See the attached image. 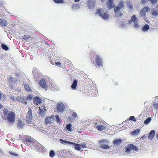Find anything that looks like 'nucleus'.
<instances>
[{"label":"nucleus","mask_w":158,"mask_h":158,"mask_svg":"<svg viewBox=\"0 0 158 158\" xmlns=\"http://www.w3.org/2000/svg\"><path fill=\"white\" fill-rule=\"evenodd\" d=\"M33 98V96L31 94H29L28 95L27 98H26V99H27V100H31Z\"/></svg>","instance_id":"a18cd8bd"},{"label":"nucleus","mask_w":158,"mask_h":158,"mask_svg":"<svg viewBox=\"0 0 158 158\" xmlns=\"http://www.w3.org/2000/svg\"><path fill=\"white\" fill-rule=\"evenodd\" d=\"M56 119V121L58 123H60V118H59V117L58 115H56L55 116Z\"/></svg>","instance_id":"09e8293b"},{"label":"nucleus","mask_w":158,"mask_h":158,"mask_svg":"<svg viewBox=\"0 0 158 158\" xmlns=\"http://www.w3.org/2000/svg\"><path fill=\"white\" fill-rule=\"evenodd\" d=\"M89 90H90V92L91 91V90H92V92H94V91L95 92V91H97V90L96 89H95V90L93 89L92 87H91V86H90L89 87Z\"/></svg>","instance_id":"6e6d98bb"},{"label":"nucleus","mask_w":158,"mask_h":158,"mask_svg":"<svg viewBox=\"0 0 158 158\" xmlns=\"http://www.w3.org/2000/svg\"><path fill=\"white\" fill-rule=\"evenodd\" d=\"M75 149L78 151H79L81 149V146L79 144H76L75 147Z\"/></svg>","instance_id":"a19ab883"},{"label":"nucleus","mask_w":158,"mask_h":158,"mask_svg":"<svg viewBox=\"0 0 158 158\" xmlns=\"http://www.w3.org/2000/svg\"><path fill=\"white\" fill-rule=\"evenodd\" d=\"M153 106L154 109L156 110V111L158 110V103H155L153 104Z\"/></svg>","instance_id":"ea45409f"},{"label":"nucleus","mask_w":158,"mask_h":158,"mask_svg":"<svg viewBox=\"0 0 158 158\" xmlns=\"http://www.w3.org/2000/svg\"><path fill=\"white\" fill-rule=\"evenodd\" d=\"M131 150L137 151L138 150L137 147L134 145L131 144L128 145L127 147L125 148V152L127 154H130Z\"/></svg>","instance_id":"7ed1b4c3"},{"label":"nucleus","mask_w":158,"mask_h":158,"mask_svg":"<svg viewBox=\"0 0 158 158\" xmlns=\"http://www.w3.org/2000/svg\"><path fill=\"white\" fill-rule=\"evenodd\" d=\"M141 10L142 11L146 13L149 11V8L148 6L145 7L143 8Z\"/></svg>","instance_id":"f704fd0d"},{"label":"nucleus","mask_w":158,"mask_h":158,"mask_svg":"<svg viewBox=\"0 0 158 158\" xmlns=\"http://www.w3.org/2000/svg\"><path fill=\"white\" fill-rule=\"evenodd\" d=\"M34 102L36 104H40L42 103V100L41 98L38 97H35L33 98Z\"/></svg>","instance_id":"f3484780"},{"label":"nucleus","mask_w":158,"mask_h":158,"mask_svg":"<svg viewBox=\"0 0 158 158\" xmlns=\"http://www.w3.org/2000/svg\"><path fill=\"white\" fill-rule=\"evenodd\" d=\"M155 131L154 130H151L148 135V138L151 140H152L155 134Z\"/></svg>","instance_id":"6ab92c4d"},{"label":"nucleus","mask_w":158,"mask_h":158,"mask_svg":"<svg viewBox=\"0 0 158 158\" xmlns=\"http://www.w3.org/2000/svg\"><path fill=\"white\" fill-rule=\"evenodd\" d=\"M24 125V123L21 120H19L17 127L19 129H22Z\"/></svg>","instance_id":"4be33fe9"},{"label":"nucleus","mask_w":158,"mask_h":158,"mask_svg":"<svg viewBox=\"0 0 158 158\" xmlns=\"http://www.w3.org/2000/svg\"><path fill=\"white\" fill-rule=\"evenodd\" d=\"M23 141L25 143L30 142L31 143H35V144L36 145V144H38V145H40L39 143L35 140H32L30 138L28 137H26L24 139H23Z\"/></svg>","instance_id":"f8f14e48"},{"label":"nucleus","mask_w":158,"mask_h":158,"mask_svg":"<svg viewBox=\"0 0 158 158\" xmlns=\"http://www.w3.org/2000/svg\"><path fill=\"white\" fill-rule=\"evenodd\" d=\"M77 81L76 80H74L73 83L71 86V88L73 89H75L77 86Z\"/></svg>","instance_id":"5701e85b"},{"label":"nucleus","mask_w":158,"mask_h":158,"mask_svg":"<svg viewBox=\"0 0 158 158\" xmlns=\"http://www.w3.org/2000/svg\"><path fill=\"white\" fill-rule=\"evenodd\" d=\"M12 79L13 78L12 77H9L8 78V81L9 82L8 85L11 88H13L14 85V84L13 82Z\"/></svg>","instance_id":"412c9836"},{"label":"nucleus","mask_w":158,"mask_h":158,"mask_svg":"<svg viewBox=\"0 0 158 158\" xmlns=\"http://www.w3.org/2000/svg\"><path fill=\"white\" fill-rule=\"evenodd\" d=\"M144 20H145V21H146L148 23H149V21L148 20V19L146 18L145 19H144Z\"/></svg>","instance_id":"052dcab7"},{"label":"nucleus","mask_w":158,"mask_h":158,"mask_svg":"<svg viewBox=\"0 0 158 158\" xmlns=\"http://www.w3.org/2000/svg\"><path fill=\"white\" fill-rule=\"evenodd\" d=\"M149 28V26L148 25L146 24L142 28V30L143 31H148Z\"/></svg>","instance_id":"2f4dec72"},{"label":"nucleus","mask_w":158,"mask_h":158,"mask_svg":"<svg viewBox=\"0 0 158 158\" xmlns=\"http://www.w3.org/2000/svg\"><path fill=\"white\" fill-rule=\"evenodd\" d=\"M121 22V24H120V26L121 27H125V26L126 23L124 22Z\"/></svg>","instance_id":"603ef678"},{"label":"nucleus","mask_w":158,"mask_h":158,"mask_svg":"<svg viewBox=\"0 0 158 158\" xmlns=\"http://www.w3.org/2000/svg\"><path fill=\"white\" fill-rule=\"evenodd\" d=\"M80 0H74L75 2H78L80 1Z\"/></svg>","instance_id":"774afa93"},{"label":"nucleus","mask_w":158,"mask_h":158,"mask_svg":"<svg viewBox=\"0 0 158 158\" xmlns=\"http://www.w3.org/2000/svg\"><path fill=\"white\" fill-rule=\"evenodd\" d=\"M143 3H145L147 2V0H142Z\"/></svg>","instance_id":"e2e57ef3"},{"label":"nucleus","mask_w":158,"mask_h":158,"mask_svg":"<svg viewBox=\"0 0 158 158\" xmlns=\"http://www.w3.org/2000/svg\"><path fill=\"white\" fill-rule=\"evenodd\" d=\"M72 125L70 123L67 124L66 126V128L69 131L71 132L72 131Z\"/></svg>","instance_id":"cd10ccee"},{"label":"nucleus","mask_w":158,"mask_h":158,"mask_svg":"<svg viewBox=\"0 0 158 158\" xmlns=\"http://www.w3.org/2000/svg\"><path fill=\"white\" fill-rule=\"evenodd\" d=\"M95 14L99 15L103 19H107L109 16L108 12L106 9L101 8L98 9L95 12Z\"/></svg>","instance_id":"f257e3e1"},{"label":"nucleus","mask_w":158,"mask_h":158,"mask_svg":"<svg viewBox=\"0 0 158 158\" xmlns=\"http://www.w3.org/2000/svg\"><path fill=\"white\" fill-rule=\"evenodd\" d=\"M49 156L51 157L52 158L54 157V155H55V152L53 150H51L49 152Z\"/></svg>","instance_id":"4c0bfd02"},{"label":"nucleus","mask_w":158,"mask_h":158,"mask_svg":"<svg viewBox=\"0 0 158 158\" xmlns=\"http://www.w3.org/2000/svg\"><path fill=\"white\" fill-rule=\"evenodd\" d=\"M152 15L155 16L157 15H158L157 11H156L155 10H153L152 11Z\"/></svg>","instance_id":"de8ad7c7"},{"label":"nucleus","mask_w":158,"mask_h":158,"mask_svg":"<svg viewBox=\"0 0 158 158\" xmlns=\"http://www.w3.org/2000/svg\"><path fill=\"white\" fill-rule=\"evenodd\" d=\"M54 2L57 3H64V0H53Z\"/></svg>","instance_id":"37998d69"},{"label":"nucleus","mask_w":158,"mask_h":158,"mask_svg":"<svg viewBox=\"0 0 158 158\" xmlns=\"http://www.w3.org/2000/svg\"><path fill=\"white\" fill-rule=\"evenodd\" d=\"M124 4V3L123 2L121 1L119 2L118 5V6H115L114 8L120 10L123 8Z\"/></svg>","instance_id":"aec40b11"},{"label":"nucleus","mask_w":158,"mask_h":158,"mask_svg":"<svg viewBox=\"0 0 158 158\" xmlns=\"http://www.w3.org/2000/svg\"><path fill=\"white\" fill-rule=\"evenodd\" d=\"M0 24L2 26L5 27L6 25V22L5 19L0 18Z\"/></svg>","instance_id":"a878e982"},{"label":"nucleus","mask_w":158,"mask_h":158,"mask_svg":"<svg viewBox=\"0 0 158 158\" xmlns=\"http://www.w3.org/2000/svg\"><path fill=\"white\" fill-rule=\"evenodd\" d=\"M32 112L29 110L28 112L27 113V115L26 117V121L27 123H29L31 122L32 118Z\"/></svg>","instance_id":"9d476101"},{"label":"nucleus","mask_w":158,"mask_h":158,"mask_svg":"<svg viewBox=\"0 0 158 158\" xmlns=\"http://www.w3.org/2000/svg\"><path fill=\"white\" fill-rule=\"evenodd\" d=\"M31 38L29 35H25L23 37L22 40L23 41H26L29 38Z\"/></svg>","instance_id":"c756f323"},{"label":"nucleus","mask_w":158,"mask_h":158,"mask_svg":"<svg viewBox=\"0 0 158 158\" xmlns=\"http://www.w3.org/2000/svg\"><path fill=\"white\" fill-rule=\"evenodd\" d=\"M15 113L12 112H11L7 116V118H2L6 120H7L10 123H14L15 122Z\"/></svg>","instance_id":"20e7f679"},{"label":"nucleus","mask_w":158,"mask_h":158,"mask_svg":"<svg viewBox=\"0 0 158 158\" xmlns=\"http://www.w3.org/2000/svg\"><path fill=\"white\" fill-rule=\"evenodd\" d=\"M80 144V145L81 146V147L82 148H86V147L87 143H81Z\"/></svg>","instance_id":"49530a36"},{"label":"nucleus","mask_w":158,"mask_h":158,"mask_svg":"<svg viewBox=\"0 0 158 158\" xmlns=\"http://www.w3.org/2000/svg\"><path fill=\"white\" fill-rule=\"evenodd\" d=\"M129 119L130 120H131L134 121H136L135 118L134 116H131L130 117Z\"/></svg>","instance_id":"8fccbe9b"},{"label":"nucleus","mask_w":158,"mask_h":158,"mask_svg":"<svg viewBox=\"0 0 158 158\" xmlns=\"http://www.w3.org/2000/svg\"><path fill=\"white\" fill-rule=\"evenodd\" d=\"M95 0H88V5L90 9H93L94 7V6L95 5Z\"/></svg>","instance_id":"dca6fc26"},{"label":"nucleus","mask_w":158,"mask_h":158,"mask_svg":"<svg viewBox=\"0 0 158 158\" xmlns=\"http://www.w3.org/2000/svg\"><path fill=\"white\" fill-rule=\"evenodd\" d=\"M1 47L3 50L5 51H7L9 49L8 47L4 44H1Z\"/></svg>","instance_id":"473e14b6"},{"label":"nucleus","mask_w":158,"mask_h":158,"mask_svg":"<svg viewBox=\"0 0 158 158\" xmlns=\"http://www.w3.org/2000/svg\"><path fill=\"white\" fill-rule=\"evenodd\" d=\"M75 156L74 157L73 155L70 154L68 156L67 158H75Z\"/></svg>","instance_id":"864d4df0"},{"label":"nucleus","mask_w":158,"mask_h":158,"mask_svg":"<svg viewBox=\"0 0 158 158\" xmlns=\"http://www.w3.org/2000/svg\"><path fill=\"white\" fill-rule=\"evenodd\" d=\"M96 64L99 66H103V62L101 58L98 55H97L95 60Z\"/></svg>","instance_id":"6e6552de"},{"label":"nucleus","mask_w":158,"mask_h":158,"mask_svg":"<svg viewBox=\"0 0 158 158\" xmlns=\"http://www.w3.org/2000/svg\"><path fill=\"white\" fill-rule=\"evenodd\" d=\"M39 83L40 86L44 89H47L48 88L44 78H43L40 81Z\"/></svg>","instance_id":"ddd939ff"},{"label":"nucleus","mask_w":158,"mask_h":158,"mask_svg":"<svg viewBox=\"0 0 158 158\" xmlns=\"http://www.w3.org/2000/svg\"><path fill=\"white\" fill-rule=\"evenodd\" d=\"M8 97L9 98H10L11 99L14 101H15L16 100L15 97L12 95L10 94H9L8 95Z\"/></svg>","instance_id":"72a5a7b5"},{"label":"nucleus","mask_w":158,"mask_h":158,"mask_svg":"<svg viewBox=\"0 0 158 158\" xmlns=\"http://www.w3.org/2000/svg\"><path fill=\"white\" fill-rule=\"evenodd\" d=\"M16 100L19 102L27 104V99L24 96H19L17 97L16 98Z\"/></svg>","instance_id":"1a4fd4ad"},{"label":"nucleus","mask_w":158,"mask_h":158,"mask_svg":"<svg viewBox=\"0 0 158 158\" xmlns=\"http://www.w3.org/2000/svg\"><path fill=\"white\" fill-rule=\"evenodd\" d=\"M72 114V116H73L74 118H76L77 117V114L75 112H73V113Z\"/></svg>","instance_id":"5fc2aeb1"},{"label":"nucleus","mask_w":158,"mask_h":158,"mask_svg":"<svg viewBox=\"0 0 158 158\" xmlns=\"http://www.w3.org/2000/svg\"><path fill=\"white\" fill-rule=\"evenodd\" d=\"M108 143V141L107 140H106V139H101L100 140L99 142V143L100 145H101V144H105V143Z\"/></svg>","instance_id":"7c9ffc66"},{"label":"nucleus","mask_w":158,"mask_h":158,"mask_svg":"<svg viewBox=\"0 0 158 158\" xmlns=\"http://www.w3.org/2000/svg\"><path fill=\"white\" fill-rule=\"evenodd\" d=\"M127 5L130 9V10H132L133 8V6L131 5L130 2H127Z\"/></svg>","instance_id":"79ce46f5"},{"label":"nucleus","mask_w":158,"mask_h":158,"mask_svg":"<svg viewBox=\"0 0 158 158\" xmlns=\"http://www.w3.org/2000/svg\"><path fill=\"white\" fill-rule=\"evenodd\" d=\"M60 143H61L63 144L64 145H68L73 148L75 147V146L76 143H74L71 142L69 141H68L67 140H64L62 139H60Z\"/></svg>","instance_id":"423d86ee"},{"label":"nucleus","mask_w":158,"mask_h":158,"mask_svg":"<svg viewBox=\"0 0 158 158\" xmlns=\"http://www.w3.org/2000/svg\"><path fill=\"white\" fill-rule=\"evenodd\" d=\"M9 154L10 156H17L19 155L18 153H16L15 152L12 151L9 152Z\"/></svg>","instance_id":"c9c22d12"},{"label":"nucleus","mask_w":158,"mask_h":158,"mask_svg":"<svg viewBox=\"0 0 158 158\" xmlns=\"http://www.w3.org/2000/svg\"><path fill=\"white\" fill-rule=\"evenodd\" d=\"M35 145H34V146H36V147L37 146V147H38V148H40V145L39 143V144L40 145H38V144H36V145L35 144V143H34Z\"/></svg>","instance_id":"13d9d810"},{"label":"nucleus","mask_w":158,"mask_h":158,"mask_svg":"<svg viewBox=\"0 0 158 158\" xmlns=\"http://www.w3.org/2000/svg\"><path fill=\"white\" fill-rule=\"evenodd\" d=\"M54 120V116L47 117L45 119V123L46 124L53 123Z\"/></svg>","instance_id":"9b49d317"},{"label":"nucleus","mask_w":158,"mask_h":158,"mask_svg":"<svg viewBox=\"0 0 158 158\" xmlns=\"http://www.w3.org/2000/svg\"><path fill=\"white\" fill-rule=\"evenodd\" d=\"M145 137L146 136L145 135H143L142 136L140 139H143L145 138Z\"/></svg>","instance_id":"680f3d73"},{"label":"nucleus","mask_w":158,"mask_h":158,"mask_svg":"<svg viewBox=\"0 0 158 158\" xmlns=\"http://www.w3.org/2000/svg\"><path fill=\"white\" fill-rule=\"evenodd\" d=\"M114 15L116 17H118L120 16L123 15V13L121 12L120 10L114 8Z\"/></svg>","instance_id":"2eb2a0df"},{"label":"nucleus","mask_w":158,"mask_h":158,"mask_svg":"<svg viewBox=\"0 0 158 158\" xmlns=\"http://www.w3.org/2000/svg\"><path fill=\"white\" fill-rule=\"evenodd\" d=\"M122 140L121 139H118L114 140L113 142L114 146H116L122 143Z\"/></svg>","instance_id":"a211bd4d"},{"label":"nucleus","mask_w":158,"mask_h":158,"mask_svg":"<svg viewBox=\"0 0 158 158\" xmlns=\"http://www.w3.org/2000/svg\"><path fill=\"white\" fill-rule=\"evenodd\" d=\"M33 74L34 75V78L35 81H37L39 80L43 75L40 71L36 68H34L33 70Z\"/></svg>","instance_id":"f03ea898"},{"label":"nucleus","mask_w":158,"mask_h":158,"mask_svg":"<svg viewBox=\"0 0 158 158\" xmlns=\"http://www.w3.org/2000/svg\"><path fill=\"white\" fill-rule=\"evenodd\" d=\"M156 137L157 138V139L158 140V132L157 133L156 135Z\"/></svg>","instance_id":"0e129e2a"},{"label":"nucleus","mask_w":158,"mask_h":158,"mask_svg":"<svg viewBox=\"0 0 158 158\" xmlns=\"http://www.w3.org/2000/svg\"><path fill=\"white\" fill-rule=\"evenodd\" d=\"M99 146L101 148L103 149H108L110 148L109 146L105 144L100 145Z\"/></svg>","instance_id":"c85d7f7f"},{"label":"nucleus","mask_w":158,"mask_h":158,"mask_svg":"<svg viewBox=\"0 0 158 158\" xmlns=\"http://www.w3.org/2000/svg\"><path fill=\"white\" fill-rule=\"evenodd\" d=\"M24 88L27 91H31V90L28 84H25L24 86Z\"/></svg>","instance_id":"e433bc0d"},{"label":"nucleus","mask_w":158,"mask_h":158,"mask_svg":"<svg viewBox=\"0 0 158 158\" xmlns=\"http://www.w3.org/2000/svg\"><path fill=\"white\" fill-rule=\"evenodd\" d=\"M97 123L96 124V127L97 129L99 131H101L105 128V127L101 125L97 124Z\"/></svg>","instance_id":"393cba45"},{"label":"nucleus","mask_w":158,"mask_h":158,"mask_svg":"<svg viewBox=\"0 0 158 158\" xmlns=\"http://www.w3.org/2000/svg\"><path fill=\"white\" fill-rule=\"evenodd\" d=\"M2 154V152L1 150V149H0V155H1Z\"/></svg>","instance_id":"69168bd1"},{"label":"nucleus","mask_w":158,"mask_h":158,"mask_svg":"<svg viewBox=\"0 0 158 158\" xmlns=\"http://www.w3.org/2000/svg\"><path fill=\"white\" fill-rule=\"evenodd\" d=\"M140 14L141 17H143L145 16V13L144 12L142 11V10H141L140 12Z\"/></svg>","instance_id":"3c124183"},{"label":"nucleus","mask_w":158,"mask_h":158,"mask_svg":"<svg viewBox=\"0 0 158 158\" xmlns=\"http://www.w3.org/2000/svg\"><path fill=\"white\" fill-rule=\"evenodd\" d=\"M140 129H136L131 132V135H137L140 132Z\"/></svg>","instance_id":"bb28decb"},{"label":"nucleus","mask_w":158,"mask_h":158,"mask_svg":"<svg viewBox=\"0 0 158 158\" xmlns=\"http://www.w3.org/2000/svg\"><path fill=\"white\" fill-rule=\"evenodd\" d=\"M114 4V0H108L107 5L109 9L113 8V5Z\"/></svg>","instance_id":"b1692460"},{"label":"nucleus","mask_w":158,"mask_h":158,"mask_svg":"<svg viewBox=\"0 0 158 158\" xmlns=\"http://www.w3.org/2000/svg\"><path fill=\"white\" fill-rule=\"evenodd\" d=\"M39 114L41 117H43L46 113V109H45V106L43 105L42 106L39 108Z\"/></svg>","instance_id":"0eeeda50"},{"label":"nucleus","mask_w":158,"mask_h":158,"mask_svg":"<svg viewBox=\"0 0 158 158\" xmlns=\"http://www.w3.org/2000/svg\"><path fill=\"white\" fill-rule=\"evenodd\" d=\"M2 98V95L0 93V100Z\"/></svg>","instance_id":"338daca9"},{"label":"nucleus","mask_w":158,"mask_h":158,"mask_svg":"<svg viewBox=\"0 0 158 158\" xmlns=\"http://www.w3.org/2000/svg\"><path fill=\"white\" fill-rule=\"evenodd\" d=\"M3 113L5 115L8 116L10 113L7 109H4L3 110Z\"/></svg>","instance_id":"c03bdc74"},{"label":"nucleus","mask_w":158,"mask_h":158,"mask_svg":"<svg viewBox=\"0 0 158 158\" xmlns=\"http://www.w3.org/2000/svg\"><path fill=\"white\" fill-rule=\"evenodd\" d=\"M151 118L150 117L147 118L144 121V124H148L151 121Z\"/></svg>","instance_id":"58836bf2"},{"label":"nucleus","mask_w":158,"mask_h":158,"mask_svg":"<svg viewBox=\"0 0 158 158\" xmlns=\"http://www.w3.org/2000/svg\"><path fill=\"white\" fill-rule=\"evenodd\" d=\"M35 145H34V146H36V147L37 146V147H38V148H40V145L39 143V144L40 145H38V144H36V145L35 144V143H34Z\"/></svg>","instance_id":"bf43d9fd"},{"label":"nucleus","mask_w":158,"mask_h":158,"mask_svg":"<svg viewBox=\"0 0 158 158\" xmlns=\"http://www.w3.org/2000/svg\"><path fill=\"white\" fill-rule=\"evenodd\" d=\"M55 64L56 65L60 66L61 65V63L58 61H57L56 60L55 61Z\"/></svg>","instance_id":"4d7b16f0"},{"label":"nucleus","mask_w":158,"mask_h":158,"mask_svg":"<svg viewBox=\"0 0 158 158\" xmlns=\"http://www.w3.org/2000/svg\"><path fill=\"white\" fill-rule=\"evenodd\" d=\"M128 22L130 24L133 23L134 24V27L135 28H138V22L137 21V17L135 15H133L131 17V19L129 20L128 21Z\"/></svg>","instance_id":"39448f33"},{"label":"nucleus","mask_w":158,"mask_h":158,"mask_svg":"<svg viewBox=\"0 0 158 158\" xmlns=\"http://www.w3.org/2000/svg\"><path fill=\"white\" fill-rule=\"evenodd\" d=\"M64 109L65 107L63 103H60L58 104L56 109L59 112H63Z\"/></svg>","instance_id":"4468645a"}]
</instances>
